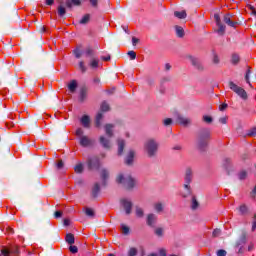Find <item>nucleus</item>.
<instances>
[{"label": "nucleus", "instance_id": "5701e85b", "mask_svg": "<svg viewBox=\"0 0 256 256\" xmlns=\"http://www.w3.org/2000/svg\"><path fill=\"white\" fill-rule=\"evenodd\" d=\"M175 32L177 37H180V38L185 37V30L183 29V27L176 25Z\"/></svg>", "mask_w": 256, "mask_h": 256}, {"label": "nucleus", "instance_id": "09e8293b", "mask_svg": "<svg viewBox=\"0 0 256 256\" xmlns=\"http://www.w3.org/2000/svg\"><path fill=\"white\" fill-rule=\"evenodd\" d=\"M128 56L130 57V59L132 61H134V59H137V53H135V51H133V50L128 52Z\"/></svg>", "mask_w": 256, "mask_h": 256}, {"label": "nucleus", "instance_id": "c85d7f7f", "mask_svg": "<svg viewBox=\"0 0 256 256\" xmlns=\"http://www.w3.org/2000/svg\"><path fill=\"white\" fill-rule=\"evenodd\" d=\"M66 243H68V245H73L75 243V236L71 233L66 235Z\"/></svg>", "mask_w": 256, "mask_h": 256}, {"label": "nucleus", "instance_id": "2f4dec72", "mask_svg": "<svg viewBox=\"0 0 256 256\" xmlns=\"http://www.w3.org/2000/svg\"><path fill=\"white\" fill-rule=\"evenodd\" d=\"M154 210L156 211V213H163V204L161 202L155 203Z\"/></svg>", "mask_w": 256, "mask_h": 256}, {"label": "nucleus", "instance_id": "49530a36", "mask_svg": "<svg viewBox=\"0 0 256 256\" xmlns=\"http://www.w3.org/2000/svg\"><path fill=\"white\" fill-rule=\"evenodd\" d=\"M86 55L87 57H93L95 55V51L93 50V48H87Z\"/></svg>", "mask_w": 256, "mask_h": 256}, {"label": "nucleus", "instance_id": "2eb2a0df", "mask_svg": "<svg viewBox=\"0 0 256 256\" xmlns=\"http://www.w3.org/2000/svg\"><path fill=\"white\" fill-rule=\"evenodd\" d=\"M192 192H191V186L189 184H184V189L181 192V197L184 199H187V197H191Z\"/></svg>", "mask_w": 256, "mask_h": 256}, {"label": "nucleus", "instance_id": "0e129e2a", "mask_svg": "<svg viewBox=\"0 0 256 256\" xmlns=\"http://www.w3.org/2000/svg\"><path fill=\"white\" fill-rule=\"evenodd\" d=\"M137 43H139V38H137V37H132V45H133V47H136V46H137Z\"/></svg>", "mask_w": 256, "mask_h": 256}, {"label": "nucleus", "instance_id": "680f3d73", "mask_svg": "<svg viewBox=\"0 0 256 256\" xmlns=\"http://www.w3.org/2000/svg\"><path fill=\"white\" fill-rule=\"evenodd\" d=\"M217 256H227V251L221 249L217 251Z\"/></svg>", "mask_w": 256, "mask_h": 256}, {"label": "nucleus", "instance_id": "39448f33", "mask_svg": "<svg viewBox=\"0 0 256 256\" xmlns=\"http://www.w3.org/2000/svg\"><path fill=\"white\" fill-rule=\"evenodd\" d=\"M1 253L3 256H19L21 251H19V246L14 245L10 248H3Z\"/></svg>", "mask_w": 256, "mask_h": 256}, {"label": "nucleus", "instance_id": "6e6552de", "mask_svg": "<svg viewBox=\"0 0 256 256\" xmlns=\"http://www.w3.org/2000/svg\"><path fill=\"white\" fill-rule=\"evenodd\" d=\"M186 59H188V61H190V63H192L193 67H195L196 69H198V71H203L204 67H203V63H201V61L191 55H187Z\"/></svg>", "mask_w": 256, "mask_h": 256}, {"label": "nucleus", "instance_id": "774afa93", "mask_svg": "<svg viewBox=\"0 0 256 256\" xmlns=\"http://www.w3.org/2000/svg\"><path fill=\"white\" fill-rule=\"evenodd\" d=\"M6 233H8V235H13V233H15V230H13V228H11V227H7Z\"/></svg>", "mask_w": 256, "mask_h": 256}, {"label": "nucleus", "instance_id": "c03bdc74", "mask_svg": "<svg viewBox=\"0 0 256 256\" xmlns=\"http://www.w3.org/2000/svg\"><path fill=\"white\" fill-rule=\"evenodd\" d=\"M220 62L221 60L219 59V56L217 54H214L212 58V63H214V65H219Z\"/></svg>", "mask_w": 256, "mask_h": 256}, {"label": "nucleus", "instance_id": "a878e982", "mask_svg": "<svg viewBox=\"0 0 256 256\" xmlns=\"http://www.w3.org/2000/svg\"><path fill=\"white\" fill-rule=\"evenodd\" d=\"M174 16L177 17V19H186L187 18V12L185 10L182 11H175Z\"/></svg>", "mask_w": 256, "mask_h": 256}, {"label": "nucleus", "instance_id": "ddd939ff", "mask_svg": "<svg viewBox=\"0 0 256 256\" xmlns=\"http://www.w3.org/2000/svg\"><path fill=\"white\" fill-rule=\"evenodd\" d=\"M121 205L124 207L126 215H131V209L133 208V203L127 199L121 200Z\"/></svg>", "mask_w": 256, "mask_h": 256}, {"label": "nucleus", "instance_id": "37998d69", "mask_svg": "<svg viewBox=\"0 0 256 256\" xmlns=\"http://www.w3.org/2000/svg\"><path fill=\"white\" fill-rule=\"evenodd\" d=\"M202 120L204 121V123H208V124L213 123V117H211V116L205 115V116H203Z\"/></svg>", "mask_w": 256, "mask_h": 256}, {"label": "nucleus", "instance_id": "0eeeda50", "mask_svg": "<svg viewBox=\"0 0 256 256\" xmlns=\"http://www.w3.org/2000/svg\"><path fill=\"white\" fill-rule=\"evenodd\" d=\"M214 21L218 27V29H216V32L218 33V35L220 36L225 35L226 27L221 22V16H219V14H214Z\"/></svg>", "mask_w": 256, "mask_h": 256}, {"label": "nucleus", "instance_id": "f03ea898", "mask_svg": "<svg viewBox=\"0 0 256 256\" xmlns=\"http://www.w3.org/2000/svg\"><path fill=\"white\" fill-rule=\"evenodd\" d=\"M116 183L119 185H123L125 189H133L137 185V180L135 178H132L131 175H123L119 174L116 178Z\"/></svg>", "mask_w": 256, "mask_h": 256}, {"label": "nucleus", "instance_id": "a18cd8bd", "mask_svg": "<svg viewBox=\"0 0 256 256\" xmlns=\"http://www.w3.org/2000/svg\"><path fill=\"white\" fill-rule=\"evenodd\" d=\"M79 69L82 71V73H85L87 71V67H85V62L80 61L79 62Z\"/></svg>", "mask_w": 256, "mask_h": 256}, {"label": "nucleus", "instance_id": "8fccbe9b", "mask_svg": "<svg viewBox=\"0 0 256 256\" xmlns=\"http://www.w3.org/2000/svg\"><path fill=\"white\" fill-rule=\"evenodd\" d=\"M74 55H75L76 59H81V55H82L81 50L79 48H76L74 50Z\"/></svg>", "mask_w": 256, "mask_h": 256}, {"label": "nucleus", "instance_id": "4d7b16f0", "mask_svg": "<svg viewBox=\"0 0 256 256\" xmlns=\"http://www.w3.org/2000/svg\"><path fill=\"white\" fill-rule=\"evenodd\" d=\"M69 251L70 253H78L79 248H77V246H70Z\"/></svg>", "mask_w": 256, "mask_h": 256}, {"label": "nucleus", "instance_id": "72a5a7b5", "mask_svg": "<svg viewBox=\"0 0 256 256\" xmlns=\"http://www.w3.org/2000/svg\"><path fill=\"white\" fill-rule=\"evenodd\" d=\"M91 19V15L86 14L82 17V19L80 20V24L81 25H87V23L90 21Z\"/></svg>", "mask_w": 256, "mask_h": 256}, {"label": "nucleus", "instance_id": "ea45409f", "mask_svg": "<svg viewBox=\"0 0 256 256\" xmlns=\"http://www.w3.org/2000/svg\"><path fill=\"white\" fill-rule=\"evenodd\" d=\"M75 173H83V164L79 163L74 167Z\"/></svg>", "mask_w": 256, "mask_h": 256}, {"label": "nucleus", "instance_id": "bf43d9fd", "mask_svg": "<svg viewBox=\"0 0 256 256\" xmlns=\"http://www.w3.org/2000/svg\"><path fill=\"white\" fill-rule=\"evenodd\" d=\"M250 73H251V70L248 69L247 72H246V76H245V81H246V83H248V85H251V82L249 81Z\"/></svg>", "mask_w": 256, "mask_h": 256}, {"label": "nucleus", "instance_id": "412c9836", "mask_svg": "<svg viewBox=\"0 0 256 256\" xmlns=\"http://www.w3.org/2000/svg\"><path fill=\"white\" fill-rule=\"evenodd\" d=\"M104 129H105V133H106L107 137H113V129H115V125L106 124L104 126Z\"/></svg>", "mask_w": 256, "mask_h": 256}, {"label": "nucleus", "instance_id": "4be33fe9", "mask_svg": "<svg viewBox=\"0 0 256 256\" xmlns=\"http://www.w3.org/2000/svg\"><path fill=\"white\" fill-rule=\"evenodd\" d=\"M124 149H125V140L119 139L118 140V155H123Z\"/></svg>", "mask_w": 256, "mask_h": 256}, {"label": "nucleus", "instance_id": "5fc2aeb1", "mask_svg": "<svg viewBox=\"0 0 256 256\" xmlns=\"http://www.w3.org/2000/svg\"><path fill=\"white\" fill-rule=\"evenodd\" d=\"M229 165H231V159L226 158L224 160V167H225L226 170L229 169Z\"/></svg>", "mask_w": 256, "mask_h": 256}, {"label": "nucleus", "instance_id": "20e7f679", "mask_svg": "<svg viewBox=\"0 0 256 256\" xmlns=\"http://www.w3.org/2000/svg\"><path fill=\"white\" fill-rule=\"evenodd\" d=\"M228 86H229V89H231V91L236 93V95H238L240 99H243V101H247V99H249V96L247 95V91H245V89H243L239 85L235 84V82L230 81L228 83Z\"/></svg>", "mask_w": 256, "mask_h": 256}, {"label": "nucleus", "instance_id": "b1692460", "mask_svg": "<svg viewBox=\"0 0 256 256\" xmlns=\"http://www.w3.org/2000/svg\"><path fill=\"white\" fill-rule=\"evenodd\" d=\"M68 89H69L70 93H75V91H77V81L72 80V81L68 84Z\"/></svg>", "mask_w": 256, "mask_h": 256}, {"label": "nucleus", "instance_id": "de8ad7c7", "mask_svg": "<svg viewBox=\"0 0 256 256\" xmlns=\"http://www.w3.org/2000/svg\"><path fill=\"white\" fill-rule=\"evenodd\" d=\"M84 131L82 128H78L76 130V136L79 137V139H81L82 137H85V135H83Z\"/></svg>", "mask_w": 256, "mask_h": 256}, {"label": "nucleus", "instance_id": "1a4fd4ad", "mask_svg": "<svg viewBox=\"0 0 256 256\" xmlns=\"http://www.w3.org/2000/svg\"><path fill=\"white\" fill-rule=\"evenodd\" d=\"M99 167H101V161L99 160V158L93 157L88 160V169H90V171H93L95 169L97 170L99 169Z\"/></svg>", "mask_w": 256, "mask_h": 256}, {"label": "nucleus", "instance_id": "f3484780", "mask_svg": "<svg viewBox=\"0 0 256 256\" xmlns=\"http://www.w3.org/2000/svg\"><path fill=\"white\" fill-rule=\"evenodd\" d=\"M135 159V151L130 150L125 158L126 165H133V160Z\"/></svg>", "mask_w": 256, "mask_h": 256}, {"label": "nucleus", "instance_id": "4468645a", "mask_svg": "<svg viewBox=\"0 0 256 256\" xmlns=\"http://www.w3.org/2000/svg\"><path fill=\"white\" fill-rule=\"evenodd\" d=\"M184 181V185H191V181H193V170L191 168L186 169Z\"/></svg>", "mask_w": 256, "mask_h": 256}, {"label": "nucleus", "instance_id": "13d9d810", "mask_svg": "<svg viewBox=\"0 0 256 256\" xmlns=\"http://www.w3.org/2000/svg\"><path fill=\"white\" fill-rule=\"evenodd\" d=\"M227 116L221 117L219 118V123H221L222 125H227Z\"/></svg>", "mask_w": 256, "mask_h": 256}, {"label": "nucleus", "instance_id": "aec40b11", "mask_svg": "<svg viewBox=\"0 0 256 256\" xmlns=\"http://www.w3.org/2000/svg\"><path fill=\"white\" fill-rule=\"evenodd\" d=\"M81 123L85 129H89V127H91V118H89L88 115H84L81 118Z\"/></svg>", "mask_w": 256, "mask_h": 256}, {"label": "nucleus", "instance_id": "6e6d98bb", "mask_svg": "<svg viewBox=\"0 0 256 256\" xmlns=\"http://www.w3.org/2000/svg\"><path fill=\"white\" fill-rule=\"evenodd\" d=\"M255 135H256V128L250 129L249 132H248V136L249 137H255Z\"/></svg>", "mask_w": 256, "mask_h": 256}, {"label": "nucleus", "instance_id": "4c0bfd02", "mask_svg": "<svg viewBox=\"0 0 256 256\" xmlns=\"http://www.w3.org/2000/svg\"><path fill=\"white\" fill-rule=\"evenodd\" d=\"M240 60H241V58L239 57V55L233 54L232 58H231V63L233 65H237V63H239Z\"/></svg>", "mask_w": 256, "mask_h": 256}, {"label": "nucleus", "instance_id": "473e14b6", "mask_svg": "<svg viewBox=\"0 0 256 256\" xmlns=\"http://www.w3.org/2000/svg\"><path fill=\"white\" fill-rule=\"evenodd\" d=\"M164 233H165V230L162 227L155 228L154 230V234L157 237H163Z\"/></svg>", "mask_w": 256, "mask_h": 256}, {"label": "nucleus", "instance_id": "7c9ffc66", "mask_svg": "<svg viewBox=\"0 0 256 256\" xmlns=\"http://www.w3.org/2000/svg\"><path fill=\"white\" fill-rule=\"evenodd\" d=\"M191 209L193 211L199 209V202L197 201V198L195 196H192Z\"/></svg>", "mask_w": 256, "mask_h": 256}, {"label": "nucleus", "instance_id": "3c124183", "mask_svg": "<svg viewBox=\"0 0 256 256\" xmlns=\"http://www.w3.org/2000/svg\"><path fill=\"white\" fill-rule=\"evenodd\" d=\"M90 4L92 7H94V9H97V7L99 6V0H89Z\"/></svg>", "mask_w": 256, "mask_h": 256}, {"label": "nucleus", "instance_id": "9b49d317", "mask_svg": "<svg viewBox=\"0 0 256 256\" xmlns=\"http://www.w3.org/2000/svg\"><path fill=\"white\" fill-rule=\"evenodd\" d=\"M157 219V215H155L154 213L148 214L146 218V223L148 227H155L157 225Z\"/></svg>", "mask_w": 256, "mask_h": 256}, {"label": "nucleus", "instance_id": "79ce46f5", "mask_svg": "<svg viewBox=\"0 0 256 256\" xmlns=\"http://www.w3.org/2000/svg\"><path fill=\"white\" fill-rule=\"evenodd\" d=\"M137 253H138L137 248L132 247V248H130L129 251H128V256H136Z\"/></svg>", "mask_w": 256, "mask_h": 256}, {"label": "nucleus", "instance_id": "6ab92c4d", "mask_svg": "<svg viewBox=\"0 0 256 256\" xmlns=\"http://www.w3.org/2000/svg\"><path fill=\"white\" fill-rule=\"evenodd\" d=\"M65 5L67 9H73V5L79 7L81 5V0H66Z\"/></svg>", "mask_w": 256, "mask_h": 256}, {"label": "nucleus", "instance_id": "338daca9", "mask_svg": "<svg viewBox=\"0 0 256 256\" xmlns=\"http://www.w3.org/2000/svg\"><path fill=\"white\" fill-rule=\"evenodd\" d=\"M227 107H229V105H227V103H223L222 105L219 106V110L225 111V109H227Z\"/></svg>", "mask_w": 256, "mask_h": 256}, {"label": "nucleus", "instance_id": "f257e3e1", "mask_svg": "<svg viewBox=\"0 0 256 256\" xmlns=\"http://www.w3.org/2000/svg\"><path fill=\"white\" fill-rule=\"evenodd\" d=\"M157 151H159V142L157 140L150 138L144 143V153H146L149 159L157 157Z\"/></svg>", "mask_w": 256, "mask_h": 256}, {"label": "nucleus", "instance_id": "c9c22d12", "mask_svg": "<svg viewBox=\"0 0 256 256\" xmlns=\"http://www.w3.org/2000/svg\"><path fill=\"white\" fill-rule=\"evenodd\" d=\"M90 67L92 69H97L99 67V59H96V58H93L91 61H90Z\"/></svg>", "mask_w": 256, "mask_h": 256}, {"label": "nucleus", "instance_id": "a19ab883", "mask_svg": "<svg viewBox=\"0 0 256 256\" xmlns=\"http://www.w3.org/2000/svg\"><path fill=\"white\" fill-rule=\"evenodd\" d=\"M85 214L87 215V217H95V211H93V209L91 208H86Z\"/></svg>", "mask_w": 256, "mask_h": 256}, {"label": "nucleus", "instance_id": "f8f14e48", "mask_svg": "<svg viewBox=\"0 0 256 256\" xmlns=\"http://www.w3.org/2000/svg\"><path fill=\"white\" fill-rule=\"evenodd\" d=\"M81 147H92L94 141L89 136H82L79 139Z\"/></svg>", "mask_w": 256, "mask_h": 256}, {"label": "nucleus", "instance_id": "cd10ccee", "mask_svg": "<svg viewBox=\"0 0 256 256\" xmlns=\"http://www.w3.org/2000/svg\"><path fill=\"white\" fill-rule=\"evenodd\" d=\"M57 13H58L59 17H65L67 10L65 9V7L63 5H59L57 8Z\"/></svg>", "mask_w": 256, "mask_h": 256}, {"label": "nucleus", "instance_id": "69168bd1", "mask_svg": "<svg viewBox=\"0 0 256 256\" xmlns=\"http://www.w3.org/2000/svg\"><path fill=\"white\" fill-rule=\"evenodd\" d=\"M239 211L240 213L245 214V212L247 211V206L245 205L240 206Z\"/></svg>", "mask_w": 256, "mask_h": 256}, {"label": "nucleus", "instance_id": "bb28decb", "mask_svg": "<svg viewBox=\"0 0 256 256\" xmlns=\"http://www.w3.org/2000/svg\"><path fill=\"white\" fill-rule=\"evenodd\" d=\"M101 121H103V114L99 112L95 118V127H101Z\"/></svg>", "mask_w": 256, "mask_h": 256}, {"label": "nucleus", "instance_id": "e2e57ef3", "mask_svg": "<svg viewBox=\"0 0 256 256\" xmlns=\"http://www.w3.org/2000/svg\"><path fill=\"white\" fill-rule=\"evenodd\" d=\"M173 123V120L171 118H167L164 120V125L167 127Z\"/></svg>", "mask_w": 256, "mask_h": 256}, {"label": "nucleus", "instance_id": "dca6fc26", "mask_svg": "<svg viewBox=\"0 0 256 256\" xmlns=\"http://www.w3.org/2000/svg\"><path fill=\"white\" fill-rule=\"evenodd\" d=\"M100 177L102 179V185H107V180L109 179V170L103 168L100 171Z\"/></svg>", "mask_w": 256, "mask_h": 256}, {"label": "nucleus", "instance_id": "423d86ee", "mask_svg": "<svg viewBox=\"0 0 256 256\" xmlns=\"http://www.w3.org/2000/svg\"><path fill=\"white\" fill-rule=\"evenodd\" d=\"M223 22L226 25H228V27H233L234 29H235V27H237V25H239L237 20H235V15H233L232 13H226L223 16Z\"/></svg>", "mask_w": 256, "mask_h": 256}, {"label": "nucleus", "instance_id": "9d476101", "mask_svg": "<svg viewBox=\"0 0 256 256\" xmlns=\"http://www.w3.org/2000/svg\"><path fill=\"white\" fill-rule=\"evenodd\" d=\"M176 122L178 125H182L183 127H187V125H191V119L183 117L181 114H177Z\"/></svg>", "mask_w": 256, "mask_h": 256}, {"label": "nucleus", "instance_id": "e433bc0d", "mask_svg": "<svg viewBox=\"0 0 256 256\" xmlns=\"http://www.w3.org/2000/svg\"><path fill=\"white\" fill-rule=\"evenodd\" d=\"M238 179L240 181H245V179H247V171L242 170L238 173Z\"/></svg>", "mask_w": 256, "mask_h": 256}, {"label": "nucleus", "instance_id": "7ed1b4c3", "mask_svg": "<svg viewBox=\"0 0 256 256\" xmlns=\"http://www.w3.org/2000/svg\"><path fill=\"white\" fill-rule=\"evenodd\" d=\"M211 139V130L202 129L198 136L197 146L199 149H205L209 145Z\"/></svg>", "mask_w": 256, "mask_h": 256}, {"label": "nucleus", "instance_id": "c756f323", "mask_svg": "<svg viewBox=\"0 0 256 256\" xmlns=\"http://www.w3.org/2000/svg\"><path fill=\"white\" fill-rule=\"evenodd\" d=\"M87 99V88L83 87L80 90V101L83 102Z\"/></svg>", "mask_w": 256, "mask_h": 256}, {"label": "nucleus", "instance_id": "864d4df0", "mask_svg": "<svg viewBox=\"0 0 256 256\" xmlns=\"http://www.w3.org/2000/svg\"><path fill=\"white\" fill-rule=\"evenodd\" d=\"M121 230H122V233H123L124 235H128V234H129V228H128L127 226L122 225V226H121Z\"/></svg>", "mask_w": 256, "mask_h": 256}, {"label": "nucleus", "instance_id": "58836bf2", "mask_svg": "<svg viewBox=\"0 0 256 256\" xmlns=\"http://www.w3.org/2000/svg\"><path fill=\"white\" fill-rule=\"evenodd\" d=\"M145 215V212L143 211V208L136 206V217H143Z\"/></svg>", "mask_w": 256, "mask_h": 256}, {"label": "nucleus", "instance_id": "a211bd4d", "mask_svg": "<svg viewBox=\"0 0 256 256\" xmlns=\"http://www.w3.org/2000/svg\"><path fill=\"white\" fill-rule=\"evenodd\" d=\"M100 145H102L104 149H111V140L107 139L105 136H101Z\"/></svg>", "mask_w": 256, "mask_h": 256}, {"label": "nucleus", "instance_id": "f704fd0d", "mask_svg": "<svg viewBox=\"0 0 256 256\" xmlns=\"http://www.w3.org/2000/svg\"><path fill=\"white\" fill-rule=\"evenodd\" d=\"M109 104L104 101L102 102L101 106H100V111H102L103 113H107V111H109Z\"/></svg>", "mask_w": 256, "mask_h": 256}, {"label": "nucleus", "instance_id": "603ef678", "mask_svg": "<svg viewBox=\"0 0 256 256\" xmlns=\"http://www.w3.org/2000/svg\"><path fill=\"white\" fill-rule=\"evenodd\" d=\"M219 235H221V229H214L213 232H212V236L213 237H219Z\"/></svg>", "mask_w": 256, "mask_h": 256}, {"label": "nucleus", "instance_id": "393cba45", "mask_svg": "<svg viewBox=\"0 0 256 256\" xmlns=\"http://www.w3.org/2000/svg\"><path fill=\"white\" fill-rule=\"evenodd\" d=\"M99 191H101V187L99 186V183H95L92 187V197H97V195H99Z\"/></svg>", "mask_w": 256, "mask_h": 256}, {"label": "nucleus", "instance_id": "052dcab7", "mask_svg": "<svg viewBox=\"0 0 256 256\" xmlns=\"http://www.w3.org/2000/svg\"><path fill=\"white\" fill-rule=\"evenodd\" d=\"M55 219H60V217H63V212L62 211H56L54 213Z\"/></svg>", "mask_w": 256, "mask_h": 256}]
</instances>
